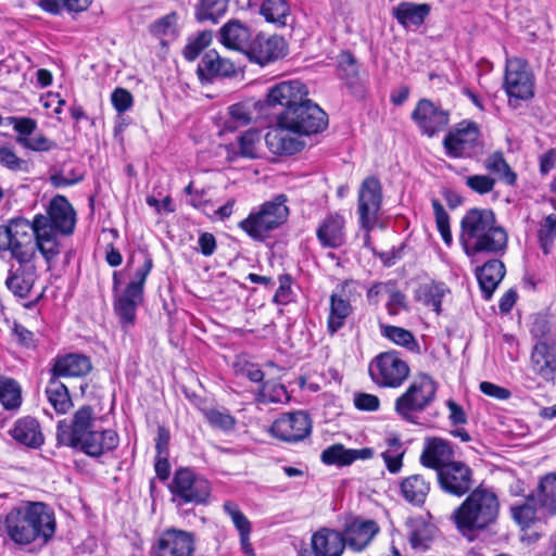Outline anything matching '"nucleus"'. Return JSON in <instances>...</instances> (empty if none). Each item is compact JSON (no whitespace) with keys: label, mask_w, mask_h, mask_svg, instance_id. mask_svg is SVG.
Here are the masks:
<instances>
[{"label":"nucleus","mask_w":556,"mask_h":556,"mask_svg":"<svg viewBox=\"0 0 556 556\" xmlns=\"http://www.w3.org/2000/svg\"><path fill=\"white\" fill-rule=\"evenodd\" d=\"M308 90L299 80H286L269 88L277 126L299 136H311L325 130L328 115L311 99Z\"/></svg>","instance_id":"1"},{"label":"nucleus","mask_w":556,"mask_h":556,"mask_svg":"<svg viewBox=\"0 0 556 556\" xmlns=\"http://www.w3.org/2000/svg\"><path fill=\"white\" fill-rule=\"evenodd\" d=\"M459 242L467 256L480 253L503 255L508 235L497 224L495 213L489 207H471L460 219Z\"/></svg>","instance_id":"2"},{"label":"nucleus","mask_w":556,"mask_h":556,"mask_svg":"<svg viewBox=\"0 0 556 556\" xmlns=\"http://www.w3.org/2000/svg\"><path fill=\"white\" fill-rule=\"evenodd\" d=\"M8 252L15 265H36L37 252L43 257L48 268L56 261L58 255L49 245H41L39 236L34 232L30 220L24 216H15L7 224L0 225V255Z\"/></svg>","instance_id":"3"},{"label":"nucleus","mask_w":556,"mask_h":556,"mask_svg":"<svg viewBox=\"0 0 556 556\" xmlns=\"http://www.w3.org/2000/svg\"><path fill=\"white\" fill-rule=\"evenodd\" d=\"M3 528L8 536L18 545H27L36 540L47 543L55 532V519L46 504L27 503L8 513Z\"/></svg>","instance_id":"4"},{"label":"nucleus","mask_w":556,"mask_h":556,"mask_svg":"<svg viewBox=\"0 0 556 556\" xmlns=\"http://www.w3.org/2000/svg\"><path fill=\"white\" fill-rule=\"evenodd\" d=\"M500 507L494 490L480 485L469 493L451 518L463 536L473 539L496 523Z\"/></svg>","instance_id":"5"},{"label":"nucleus","mask_w":556,"mask_h":556,"mask_svg":"<svg viewBox=\"0 0 556 556\" xmlns=\"http://www.w3.org/2000/svg\"><path fill=\"white\" fill-rule=\"evenodd\" d=\"M56 440L59 444L90 457H100L118 445V435L114 430L97 428L91 419H61Z\"/></svg>","instance_id":"6"},{"label":"nucleus","mask_w":556,"mask_h":556,"mask_svg":"<svg viewBox=\"0 0 556 556\" xmlns=\"http://www.w3.org/2000/svg\"><path fill=\"white\" fill-rule=\"evenodd\" d=\"M76 211L65 195H54L46 206L45 214H36L30 220L34 232L39 236V242L59 256L61 253L60 236H71L76 227Z\"/></svg>","instance_id":"7"},{"label":"nucleus","mask_w":556,"mask_h":556,"mask_svg":"<svg viewBox=\"0 0 556 556\" xmlns=\"http://www.w3.org/2000/svg\"><path fill=\"white\" fill-rule=\"evenodd\" d=\"M153 258L149 253L144 254V260L123 290H119L121 280L117 271L113 273V311L117 316L123 329L134 327L137 318V309L144 302V286L148 276L153 269Z\"/></svg>","instance_id":"8"},{"label":"nucleus","mask_w":556,"mask_h":556,"mask_svg":"<svg viewBox=\"0 0 556 556\" xmlns=\"http://www.w3.org/2000/svg\"><path fill=\"white\" fill-rule=\"evenodd\" d=\"M288 197L285 193L275 195L265 201L258 210L251 211L249 215L238 223V227L252 240L263 242L270 231L282 226L289 217L287 205Z\"/></svg>","instance_id":"9"},{"label":"nucleus","mask_w":556,"mask_h":556,"mask_svg":"<svg viewBox=\"0 0 556 556\" xmlns=\"http://www.w3.org/2000/svg\"><path fill=\"white\" fill-rule=\"evenodd\" d=\"M442 146L450 159H477L483 154L484 141L479 124L462 119L445 134Z\"/></svg>","instance_id":"10"},{"label":"nucleus","mask_w":556,"mask_h":556,"mask_svg":"<svg viewBox=\"0 0 556 556\" xmlns=\"http://www.w3.org/2000/svg\"><path fill=\"white\" fill-rule=\"evenodd\" d=\"M505 68L503 76V89L513 106L520 101H528L534 97L535 77L529 62L520 56H508L505 49Z\"/></svg>","instance_id":"11"},{"label":"nucleus","mask_w":556,"mask_h":556,"mask_svg":"<svg viewBox=\"0 0 556 556\" xmlns=\"http://www.w3.org/2000/svg\"><path fill=\"white\" fill-rule=\"evenodd\" d=\"M382 185L378 177H366L358 189V223L365 230L364 247L376 253L370 232L376 228L382 208Z\"/></svg>","instance_id":"12"},{"label":"nucleus","mask_w":556,"mask_h":556,"mask_svg":"<svg viewBox=\"0 0 556 556\" xmlns=\"http://www.w3.org/2000/svg\"><path fill=\"white\" fill-rule=\"evenodd\" d=\"M371 381L379 388L397 389L410 374V368L401 352L389 350L377 354L368 365Z\"/></svg>","instance_id":"13"},{"label":"nucleus","mask_w":556,"mask_h":556,"mask_svg":"<svg viewBox=\"0 0 556 556\" xmlns=\"http://www.w3.org/2000/svg\"><path fill=\"white\" fill-rule=\"evenodd\" d=\"M438 386L434 379L426 372H417L408 388L395 400V412L401 417H409L431 404L437 394Z\"/></svg>","instance_id":"14"},{"label":"nucleus","mask_w":556,"mask_h":556,"mask_svg":"<svg viewBox=\"0 0 556 556\" xmlns=\"http://www.w3.org/2000/svg\"><path fill=\"white\" fill-rule=\"evenodd\" d=\"M173 501L178 505L205 504L211 495V483L202 476L194 473L191 469L180 468L173 478L169 485Z\"/></svg>","instance_id":"15"},{"label":"nucleus","mask_w":556,"mask_h":556,"mask_svg":"<svg viewBox=\"0 0 556 556\" xmlns=\"http://www.w3.org/2000/svg\"><path fill=\"white\" fill-rule=\"evenodd\" d=\"M12 125L15 136V143L23 149L37 153H47L58 149V143L47 137L43 132H36L38 123L28 116H8L5 118Z\"/></svg>","instance_id":"16"},{"label":"nucleus","mask_w":556,"mask_h":556,"mask_svg":"<svg viewBox=\"0 0 556 556\" xmlns=\"http://www.w3.org/2000/svg\"><path fill=\"white\" fill-rule=\"evenodd\" d=\"M195 546L193 532L170 527L157 534L151 547V556H193Z\"/></svg>","instance_id":"17"},{"label":"nucleus","mask_w":556,"mask_h":556,"mask_svg":"<svg viewBox=\"0 0 556 556\" xmlns=\"http://www.w3.org/2000/svg\"><path fill=\"white\" fill-rule=\"evenodd\" d=\"M274 114L268 90L264 99L248 98L231 104L228 108L229 118L225 122L224 130L233 131L238 127L247 126L252 119L269 118Z\"/></svg>","instance_id":"18"},{"label":"nucleus","mask_w":556,"mask_h":556,"mask_svg":"<svg viewBox=\"0 0 556 556\" xmlns=\"http://www.w3.org/2000/svg\"><path fill=\"white\" fill-rule=\"evenodd\" d=\"M288 52L289 47L282 36L258 31L254 35L245 56L251 63L265 66L283 59Z\"/></svg>","instance_id":"19"},{"label":"nucleus","mask_w":556,"mask_h":556,"mask_svg":"<svg viewBox=\"0 0 556 556\" xmlns=\"http://www.w3.org/2000/svg\"><path fill=\"white\" fill-rule=\"evenodd\" d=\"M422 135L433 137L443 131L450 123V111L427 98L420 99L410 114Z\"/></svg>","instance_id":"20"},{"label":"nucleus","mask_w":556,"mask_h":556,"mask_svg":"<svg viewBox=\"0 0 556 556\" xmlns=\"http://www.w3.org/2000/svg\"><path fill=\"white\" fill-rule=\"evenodd\" d=\"M440 489L452 496L462 497L473 485L472 469L463 462H452L437 472Z\"/></svg>","instance_id":"21"},{"label":"nucleus","mask_w":556,"mask_h":556,"mask_svg":"<svg viewBox=\"0 0 556 556\" xmlns=\"http://www.w3.org/2000/svg\"><path fill=\"white\" fill-rule=\"evenodd\" d=\"M529 368L544 382L556 380V342H535L530 352Z\"/></svg>","instance_id":"22"},{"label":"nucleus","mask_w":556,"mask_h":556,"mask_svg":"<svg viewBox=\"0 0 556 556\" xmlns=\"http://www.w3.org/2000/svg\"><path fill=\"white\" fill-rule=\"evenodd\" d=\"M254 33L250 26L239 18H231L218 29V40L228 50L247 54Z\"/></svg>","instance_id":"23"},{"label":"nucleus","mask_w":556,"mask_h":556,"mask_svg":"<svg viewBox=\"0 0 556 556\" xmlns=\"http://www.w3.org/2000/svg\"><path fill=\"white\" fill-rule=\"evenodd\" d=\"M316 238L324 249H339L346 242L345 218L338 212L327 214L316 229Z\"/></svg>","instance_id":"24"},{"label":"nucleus","mask_w":556,"mask_h":556,"mask_svg":"<svg viewBox=\"0 0 556 556\" xmlns=\"http://www.w3.org/2000/svg\"><path fill=\"white\" fill-rule=\"evenodd\" d=\"M197 75L201 83H212L217 77L236 76L237 67L232 61L222 58L215 49H211L202 55Z\"/></svg>","instance_id":"25"},{"label":"nucleus","mask_w":556,"mask_h":556,"mask_svg":"<svg viewBox=\"0 0 556 556\" xmlns=\"http://www.w3.org/2000/svg\"><path fill=\"white\" fill-rule=\"evenodd\" d=\"M378 523L370 519L354 518L346 522L343 531L345 546L354 552H362L379 533Z\"/></svg>","instance_id":"26"},{"label":"nucleus","mask_w":556,"mask_h":556,"mask_svg":"<svg viewBox=\"0 0 556 556\" xmlns=\"http://www.w3.org/2000/svg\"><path fill=\"white\" fill-rule=\"evenodd\" d=\"M92 370L89 356L81 353H67L58 355L52 361L50 375L60 378L85 377Z\"/></svg>","instance_id":"27"},{"label":"nucleus","mask_w":556,"mask_h":556,"mask_svg":"<svg viewBox=\"0 0 556 556\" xmlns=\"http://www.w3.org/2000/svg\"><path fill=\"white\" fill-rule=\"evenodd\" d=\"M37 278L36 265L12 264L8 270L4 285L14 296L26 299L30 295Z\"/></svg>","instance_id":"28"},{"label":"nucleus","mask_w":556,"mask_h":556,"mask_svg":"<svg viewBox=\"0 0 556 556\" xmlns=\"http://www.w3.org/2000/svg\"><path fill=\"white\" fill-rule=\"evenodd\" d=\"M336 75L351 93L356 94L364 90L359 63L351 50H341L337 55Z\"/></svg>","instance_id":"29"},{"label":"nucleus","mask_w":556,"mask_h":556,"mask_svg":"<svg viewBox=\"0 0 556 556\" xmlns=\"http://www.w3.org/2000/svg\"><path fill=\"white\" fill-rule=\"evenodd\" d=\"M431 4L402 1L392 10V16L405 29L419 28L431 13Z\"/></svg>","instance_id":"30"},{"label":"nucleus","mask_w":556,"mask_h":556,"mask_svg":"<svg viewBox=\"0 0 556 556\" xmlns=\"http://www.w3.org/2000/svg\"><path fill=\"white\" fill-rule=\"evenodd\" d=\"M482 298L490 300L506 274L505 264L497 258L486 261L475 270Z\"/></svg>","instance_id":"31"},{"label":"nucleus","mask_w":556,"mask_h":556,"mask_svg":"<svg viewBox=\"0 0 556 556\" xmlns=\"http://www.w3.org/2000/svg\"><path fill=\"white\" fill-rule=\"evenodd\" d=\"M311 547L320 556H341L346 546L343 533L330 528H320L313 533Z\"/></svg>","instance_id":"32"},{"label":"nucleus","mask_w":556,"mask_h":556,"mask_svg":"<svg viewBox=\"0 0 556 556\" xmlns=\"http://www.w3.org/2000/svg\"><path fill=\"white\" fill-rule=\"evenodd\" d=\"M453 450L448 442L439 438L427 439L420 455V463L437 472L445 465L452 463Z\"/></svg>","instance_id":"33"},{"label":"nucleus","mask_w":556,"mask_h":556,"mask_svg":"<svg viewBox=\"0 0 556 556\" xmlns=\"http://www.w3.org/2000/svg\"><path fill=\"white\" fill-rule=\"evenodd\" d=\"M287 131L277 126V128L267 131L265 135L266 147L274 155L289 156L303 150L304 142L290 137Z\"/></svg>","instance_id":"34"},{"label":"nucleus","mask_w":556,"mask_h":556,"mask_svg":"<svg viewBox=\"0 0 556 556\" xmlns=\"http://www.w3.org/2000/svg\"><path fill=\"white\" fill-rule=\"evenodd\" d=\"M372 456V450L365 448H345L342 444H333L323 451L320 458L326 465H336L339 467L349 466L356 459H368Z\"/></svg>","instance_id":"35"},{"label":"nucleus","mask_w":556,"mask_h":556,"mask_svg":"<svg viewBox=\"0 0 556 556\" xmlns=\"http://www.w3.org/2000/svg\"><path fill=\"white\" fill-rule=\"evenodd\" d=\"M353 313L351 301L337 292L329 298V312L327 316V333L333 337L345 326L346 319Z\"/></svg>","instance_id":"36"},{"label":"nucleus","mask_w":556,"mask_h":556,"mask_svg":"<svg viewBox=\"0 0 556 556\" xmlns=\"http://www.w3.org/2000/svg\"><path fill=\"white\" fill-rule=\"evenodd\" d=\"M225 514L231 519L236 530L239 533L241 551L247 556H255L254 548L250 542L252 532V525L245 515L241 511L239 506L231 502L226 501L223 504Z\"/></svg>","instance_id":"37"},{"label":"nucleus","mask_w":556,"mask_h":556,"mask_svg":"<svg viewBox=\"0 0 556 556\" xmlns=\"http://www.w3.org/2000/svg\"><path fill=\"white\" fill-rule=\"evenodd\" d=\"M225 514L231 519L236 530L239 533L241 551L247 556H255L254 548L250 542L252 532V525L245 515L241 511L239 506L231 502L226 501L223 504Z\"/></svg>","instance_id":"38"},{"label":"nucleus","mask_w":556,"mask_h":556,"mask_svg":"<svg viewBox=\"0 0 556 556\" xmlns=\"http://www.w3.org/2000/svg\"><path fill=\"white\" fill-rule=\"evenodd\" d=\"M531 493L544 516L552 517L556 515V472L543 476Z\"/></svg>","instance_id":"39"},{"label":"nucleus","mask_w":556,"mask_h":556,"mask_svg":"<svg viewBox=\"0 0 556 556\" xmlns=\"http://www.w3.org/2000/svg\"><path fill=\"white\" fill-rule=\"evenodd\" d=\"M311 419H275L270 427L274 437L282 441L303 440L311 432Z\"/></svg>","instance_id":"40"},{"label":"nucleus","mask_w":556,"mask_h":556,"mask_svg":"<svg viewBox=\"0 0 556 556\" xmlns=\"http://www.w3.org/2000/svg\"><path fill=\"white\" fill-rule=\"evenodd\" d=\"M430 482L421 475H410L400 483L401 495L407 503L420 507L426 502L430 492Z\"/></svg>","instance_id":"41"},{"label":"nucleus","mask_w":556,"mask_h":556,"mask_svg":"<svg viewBox=\"0 0 556 556\" xmlns=\"http://www.w3.org/2000/svg\"><path fill=\"white\" fill-rule=\"evenodd\" d=\"M510 516L522 529H529L536 521L547 517L542 514L532 493L528 494L522 502L510 506Z\"/></svg>","instance_id":"42"},{"label":"nucleus","mask_w":556,"mask_h":556,"mask_svg":"<svg viewBox=\"0 0 556 556\" xmlns=\"http://www.w3.org/2000/svg\"><path fill=\"white\" fill-rule=\"evenodd\" d=\"M229 0H198L194 5V20L199 24L216 25L228 11Z\"/></svg>","instance_id":"43"},{"label":"nucleus","mask_w":556,"mask_h":556,"mask_svg":"<svg viewBox=\"0 0 556 556\" xmlns=\"http://www.w3.org/2000/svg\"><path fill=\"white\" fill-rule=\"evenodd\" d=\"M46 395L48 402L59 415L70 413L74 406L67 387L53 376L50 377L46 387Z\"/></svg>","instance_id":"44"},{"label":"nucleus","mask_w":556,"mask_h":556,"mask_svg":"<svg viewBox=\"0 0 556 556\" xmlns=\"http://www.w3.org/2000/svg\"><path fill=\"white\" fill-rule=\"evenodd\" d=\"M10 433L14 440L30 447H37L43 442L37 419H17Z\"/></svg>","instance_id":"45"},{"label":"nucleus","mask_w":556,"mask_h":556,"mask_svg":"<svg viewBox=\"0 0 556 556\" xmlns=\"http://www.w3.org/2000/svg\"><path fill=\"white\" fill-rule=\"evenodd\" d=\"M260 14L267 23L282 28L287 26L291 9L288 0H263L260 5Z\"/></svg>","instance_id":"46"},{"label":"nucleus","mask_w":556,"mask_h":556,"mask_svg":"<svg viewBox=\"0 0 556 556\" xmlns=\"http://www.w3.org/2000/svg\"><path fill=\"white\" fill-rule=\"evenodd\" d=\"M213 38L214 33L211 29H203L194 36L188 37L187 43L181 50L182 58L187 62H194L212 45Z\"/></svg>","instance_id":"47"},{"label":"nucleus","mask_w":556,"mask_h":556,"mask_svg":"<svg viewBox=\"0 0 556 556\" xmlns=\"http://www.w3.org/2000/svg\"><path fill=\"white\" fill-rule=\"evenodd\" d=\"M0 403L7 410H15L22 404V388L11 378L0 375Z\"/></svg>","instance_id":"48"},{"label":"nucleus","mask_w":556,"mask_h":556,"mask_svg":"<svg viewBox=\"0 0 556 556\" xmlns=\"http://www.w3.org/2000/svg\"><path fill=\"white\" fill-rule=\"evenodd\" d=\"M380 331L384 338L394 344L414 353L419 352V344L410 330L393 325H380Z\"/></svg>","instance_id":"49"},{"label":"nucleus","mask_w":556,"mask_h":556,"mask_svg":"<svg viewBox=\"0 0 556 556\" xmlns=\"http://www.w3.org/2000/svg\"><path fill=\"white\" fill-rule=\"evenodd\" d=\"M486 170L493 174H498L500 178L508 186H515L517 182V174L511 169L506 162L502 151L497 150L492 152L484 164Z\"/></svg>","instance_id":"50"},{"label":"nucleus","mask_w":556,"mask_h":556,"mask_svg":"<svg viewBox=\"0 0 556 556\" xmlns=\"http://www.w3.org/2000/svg\"><path fill=\"white\" fill-rule=\"evenodd\" d=\"M529 332L535 342H556L551 315L547 312H539L533 315Z\"/></svg>","instance_id":"51"},{"label":"nucleus","mask_w":556,"mask_h":556,"mask_svg":"<svg viewBox=\"0 0 556 556\" xmlns=\"http://www.w3.org/2000/svg\"><path fill=\"white\" fill-rule=\"evenodd\" d=\"M0 166L11 173L28 174L31 170V163L17 155L12 146H0Z\"/></svg>","instance_id":"52"},{"label":"nucleus","mask_w":556,"mask_h":556,"mask_svg":"<svg viewBox=\"0 0 556 556\" xmlns=\"http://www.w3.org/2000/svg\"><path fill=\"white\" fill-rule=\"evenodd\" d=\"M556 240V214L551 213L539 223L538 241L543 254L551 253Z\"/></svg>","instance_id":"53"},{"label":"nucleus","mask_w":556,"mask_h":556,"mask_svg":"<svg viewBox=\"0 0 556 556\" xmlns=\"http://www.w3.org/2000/svg\"><path fill=\"white\" fill-rule=\"evenodd\" d=\"M444 294L443 283L431 282L420 287L417 299L426 306H431L437 314H440Z\"/></svg>","instance_id":"54"},{"label":"nucleus","mask_w":556,"mask_h":556,"mask_svg":"<svg viewBox=\"0 0 556 556\" xmlns=\"http://www.w3.org/2000/svg\"><path fill=\"white\" fill-rule=\"evenodd\" d=\"M262 134L258 129L250 128L238 138L239 154L245 159H256L261 144Z\"/></svg>","instance_id":"55"},{"label":"nucleus","mask_w":556,"mask_h":556,"mask_svg":"<svg viewBox=\"0 0 556 556\" xmlns=\"http://www.w3.org/2000/svg\"><path fill=\"white\" fill-rule=\"evenodd\" d=\"M434 528L421 519L412 521L409 541L413 547L426 548L433 538Z\"/></svg>","instance_id":"56"},{"label":"nucleus","mask_w":556,"mask_h":556,"mask_svg":"<svg viewBox=\"0 0 556 556\" xmlns=\"http://www.w3.org/2000/svg\"><path fill=\"white\" fill-rule=\"evenodd\" d=\"M431 205L433 208L437 229L440 232L443 242L446 245H451L453 241V236L450 226V216L445 211L444 206L442 205V203L438 199L433 198L431 200Z\"/></svg>","instance_id":"57"},{"label":"nucleus","mask_w":556,"mask_h":556,"mask_svg":"<svg viewBox=\"0 0 556 556\" xmlns=\"http://www.w3.org/2000/svg\"><path fill=\"white\" fill-rule=\"evenodd\" d=\"M290 399L287 389L281 383L266 381L262 384L260 391V402L262 403H283Z\"/></svg>","instance_id":"58"},{"label":"nucleus","mask_w":556,"mask_h":556,"mask_svg":"<svg viewBox=\"0 0 556 556\" xmlns=\"http://www.w3.org/2000/svg\"><path fill=\"white\" fill-rule=\"evenodd\" d=\"M178 14L177 12L173 11L151 23L148 27V30L153 37H163L176 30Z\"/></svg>","instance_id":"59"},{"label":"nucleus","mask_w":556,"mask_h":556,"mask_svg":"<svg viewBox=\"0 0 556 556\" xmlns=\"http://www.w3.org/2000/svg\"><path fill=\"white\" fill-rule=\"evenodd\" d=\"M278 282L279 287L273 296V302L278 305H287L292 301L293 296V277L288 273L281 274L278 276Z\"/></svg>","instance_id":"60"},{"label":"nucleus","mask_w":556,"mask_h":556,"mask_svg":"<svg viewBox=\"0 0 556 556\" xmlns=\"http://www.w3.org/2000/svg\"><path fill=\"white\" fill-rule=\"evenodd\" d=\"M85 178L84 172L78 168H72L67 175L63 172H56L50 176V182L55 188H66L79 184Z\"/></svg>","instance_id":"61"},{"label":"nucleus","mask_w":556,"mask_h":556,"mask_svg":"<svg viewBox=\"0 0 556 556\" xmlns=\"http://www.w3.org/2000/svg\"><path fill=\"white\" fill-rule=\"evenodd\" d=\"M495 184V179L489 175H471L466 178V186L481 195L491 192Z\"/></svg>","instance_id":"62"},{"label":"nucleus","mask_w":556,"mask_h":556,"mask_svg":"<svg viewBox=\"0 0 556 556\" xmlns=\"http://www.w3.org/2000/svg\"><path fill=\"white\" fill-rule=\"evenodd\" d=\"M111 102L116 112L125 113L132 106L134 97L128 89L117 87L111 93Z\"/></svg>","instance_id":"63"},{"label":"nucleus","mask_w":556,"mask_h":556,"mask_svg":"<svg viewBox=\"0 0 556 556\" xmlns=\"http://www.w3.org/2000/svg\"><path fill=\"white\" fill-rule=\"evenodd\" d=\"M386 308L390 316H397L401 312L407 311L406 295L400 290L392 291L389 295Z\"/></svg>","instance_id":"64"}]
</instances>
